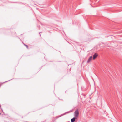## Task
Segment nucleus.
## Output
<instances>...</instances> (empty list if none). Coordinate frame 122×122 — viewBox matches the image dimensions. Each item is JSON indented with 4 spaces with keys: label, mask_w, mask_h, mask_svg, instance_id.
I'll return each mask as SVG.
<instances>
[{
    "label": "nucleus",
    "mask_w": 122,
    "mask_h": 122,
    "mask_svg": "<svg viewBox=\"0 0 122 122\" xmlns=\"http://www.w3.org/2000/svg\"><path fill=\"white\" fill-rule=\"evenodd\" d=\"M97 53H95L94 54V55L93 56V59H95L97 57Z\"/></svg>",
    "instance_id": "3"
},
{
    "label": "nucleus",
    "mask_w": 122,
    "mask_h": 122,
    "mask_svg": "<svg viewBox=\"0 0 122 122\" xmlns=\"http://www.w3.org/2000/svg\"><path fill=\"white\" fill-rule=\"evenodd\" d=\"M1 114V113H0V115Z\"/></svg>",
    "instance_id": "7"
},
{
    "label": "nucleus",
    "mask_w": 122,
    "mask_h": 122,
    "mask_svg": "<svg viewBox=\"0 0 122 122\" xmlns=\"http://www.w3.org/2000/svg\"><path fill=\"white\" fill-rule=\"evenodd\" d=\"M79 113L78 110H76L74 112V115L75 117L77 118L78 117Z\"/></svg>",
    "instance_id": "1"
},
{
    "label": "nucleus",
    "mask_w": 122,
    "mask_h": 122,
    "mask_svg": "<svg viewBox=\"0 0 122 122\" xmlns=\"http://www.w3.org/2000/svg\"><path fill=\"white\" fill-rule=\"evenodd\" d=\"M24 45L27 48H28V46L27 45H25V44H24Z\"/></svg>",
    "instance_id": "5"
},
{
    "label": "nucleus",
    "mask_w": 122,
    "mask_h": 122,
    "mask_svg": "<svg viewBox=\"0 0 122 122\" xmlns=\"http://www.w3.org/2000/svg\"><path fill=\"white\" fill-rule=\"evenodd\" d=\"M76 118L75 117H73V118H72L71 119V121L72 122H74L75 121V120Z\"/></svg>",
    "instance_id": "4"
},
{
    "label": "nucleus",
    "mask_w": 122,
    "mask_h": 122,
    "mask_svg": "<svg viewBox=\"0 0 122 122\" xmlns=\"http://www.w3.org/2000/svg\"><path fill=\"white\" fill-rule=\"evenodd\" d=\"M92 56H90L89 58L88 59L87 61V63H89L90 62H91L92 60Z\"/></svg>",
    "instance_id": "2"
},
{
    "label": "nucleus",
    "mask_w": 122,
    "mask_h": 122,
    "mask_svg": "<svg viewBox=\"0 0 122 122\" xmlns=\"http://www.w3.org/2000/svg\"><path fill=\"white\" fill-rule=\"evenodd\" d=\"M72 111V110H71V111L69 112H71Z\"/></svg>",
    "instance_id": "6"
}]
</instances>
